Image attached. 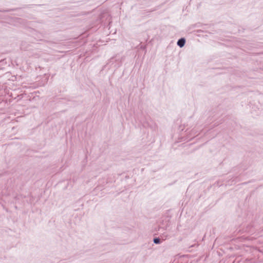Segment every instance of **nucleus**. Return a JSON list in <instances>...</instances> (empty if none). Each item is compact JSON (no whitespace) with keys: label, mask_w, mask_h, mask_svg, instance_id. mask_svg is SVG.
Wrapping results in <instances>:
<instances>
[{"label":"nucleus","mask_w":263,"mask_h":263,"mask_svg":"<svg viewBox=\"0 0 263 263\" xmlns=\"http://www.w3.org/2000/svg\"><path fill=\"white\" fill-rule=\"evenodd\" d=\"M185 42V39L182 38L178 40V41L177 42V45L179 46H180V47H182L184 45Z\"/></svg>","instance_id":"f257e3e1"},{"label":"nucleus","mask_w":263,"mask_h":263,"mask_svg":"<svg viewBox=\"0 0 263 263\" xmlns=\"http://www.w3.org/2000/svg\"><path fill=\"white\" fill-rule=\"evenodd\" d=\"M154 241L155 243H160V239L156 238L154 239Z\"/></svg>","instance_id":"f03ea898"}]
</instances>
